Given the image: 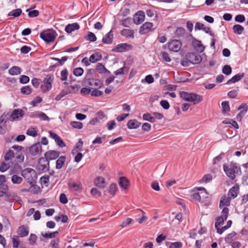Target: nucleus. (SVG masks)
<instances>
[{"label": "nucleus", "mask_w": 248, "mask_h": 248, "mask_svg": "<svg viewBox=\"0 0 248 248\" xmlns=\"http://www.w3.org/2000/svg\"><path fill=\"white\" fill-rule=\"evenodd\" d=\"M174 36L177 38H183L186 41L190 40L193 38L190 33H186L185 29L183 27H177L174 32Z\"/></svg>", "instance_id": "8"}, {"label": "nucleus", "mask_w": 248, "mask_h": 248, "mask_svg": "<svg viewBox=\"0 0 248 248\" xmlns=\"http://www.w3.org/2000/svg\"><path fill=\"white\" fill-rule=\"evenodd\" d=\"M14 156V152L13 151L10 150L6 153V154L4 155V159L7 161L11 159L12 158H13Z\"/></svg>", "instance_id": "58"}, {"label": "nucleus", "mask_w": 248, "mask_h": 248, "mask_svg": "<svg viewBox=\"0 0 248 248\" xmlns=\"http://www.w3.org/2000/svg\"><path fill=\"white\" fill-rule=\"evenodd\" d=\"M142 118L144 120L148 121L150 123H153L155 122V118H154V116H152L151 114L149 113L143 114Z\"/></svg>", "instance_id": "42"}, {"label": "nucleus", "mask_w": 248, "mask_h": 248, "mask_svg": "<svg viewBox=\"0 0 248 248\" xmlns=\"http://www.w3.org/2000/svg\"><path fill=\"white\" fill-rule=\"evenodd\" d=\"M133 46L127 43H121L116 45L111 50L114 52H124L132 49Z\"/></svg>", "instance_id": "10"}, {"label": "nucleus", "mask_w": 248, "mask_h": 248, "mask_svg": "<svg viewBox=\"0 0 248 248\" xmlns=\"http://www.w3.org/2000/svg\"><path fill=\"white\" fill-rule=\"evenodd\" d=\"M26 12L28 13V16L30 17H37L39 15V12L37 10L30 11L29 9H27Z\"/></svg>", "instance_id": "53"}, {"label": "nucleus", "mask_w": 248, "mask_h": 248, "mask_svg": "<svg viewBox=\"0 0 248 248\" xmlns=\"http://www.w3.org/2000/svg\"><path fill=\"white\" fill-rule=\"evenodd\" d=\"M50 245L52 247V248H59V238H57L54 240H52L50 244Z\"/></svg>", "instance_id": "63"}, {"label": "nucleus", "mask_w": 248, "mask_h": 248, "mask_svg": "<svg viewBox=\"0 0 248 248\" xmlns=\"http://www.w3.org/2000/svg\"><path fill=\"white\" fill-rule=\"evenodd\" d=\"M49 137L52 139L54 140L56 144L60 147L62 148L66 146L65 143L61 139V138L57 134L52 132H49Z\"/></svg>", "instance_id": "15"}, {"label": "nucleus", "mask_w": 248, "mask_h": 248, "mask_svg": "<svg viewBox=\"0 0 248 248\" xmlns=\"http://www.w3.org/2000/svg\"><path fill=\"white\" fill-rule=\"evenodd\" d=\"M212 180V176L210 174L204 175L203 177L200 180V183H207Z\"/></svg>", "instance_id": "47"}, {"label": "nucleus", "mask_w": 248, "mask_h": 248, "mask_svg": "<svg viewBox=\"0 0 248 248\" xmlns=\"http://www.w3.org/2000/svg\"><path fill=\"white\" fill-rule=\"evenodd\" d=\"M26 134L30 136H32L33 137H35L37 136V132L35 130L34 128H32L28 129L27 131Z\"/></svg>", "instance_id": "62"}, {"label": "nucleus", "mask_w": 248, "mask_h": 248, "mask_svg": "<svg viewBox=\"0 0 248 248\" xmlns=\"http://www.w3.org/2000/svg\"><path fill=\"white\" fill-rule=\"evenodd\" d=\"M231 202H219V208H222V212H221V217L224 218L225 219H227L228 216H229V208L227 207L229 206L230 205Z\"/></svg>", "instance_id": "20"}, {"label": "nucleus", "mask_w": 248, "mask_h": 248, "mask_svg": "<svg viewBox=\"0 0 248 248\" xmlns=\"http://www.w3.org/2000/svg\"><path fill=\"white\" fill-rule=\"evenodd\" d=\"M182 42L179 40L173 39L168 43L169 49L173 52H178L182 47Z\"/></svg>", "instance_id": "12"}, {"label": "nucleus", "mask_w": 248, "mask_h": 248, "mask_svg": "<svg viewBox=\"0 0 248 248\" xmlns=\"http://www.w3.org/2000/svg\"><path fill=\"white\" fill-rule=\"evenodd\" d=\"M118 183L120 186L124 189H127L129 185L128 180L125 177H121L118 180Z\"/></svg>", "instance_id": "25"}, {"label": "nucleus", "mask_w": 248, "mask_h": 248, "mask_svg": "<svg viewBox=\"0 0 248 248\" xmlns=\"http://www.w3.org/2000/svg\"><path fill=\"white\" fill-rule=\"evenodd\" d=\"M56 31L52 30H46L40 33V37L47 43L52 42L56 36Z\"/></svg>", "instance_id": "4"}, {"label": "nucleus", "mask_w": 248, "mask_h": 248, "mask_svg": "<svg viewBox=\"0 0 248 248\" xmlns=\"http://www.w3.org/2000/svg\"><path fill=\"white\" fill-rule=\"evenodd\" d=\"M231 166H232V168L234 169V170H235V173L239 175H241L242 171L241 168L236 163L231 162Z\"/></svg>", "instance_id": "49"}, {"label": "nucleus", "mask_w": 248, "mask_h": 248, "mask_svg": "<svg viewBox=\"0 0 248 248\" xmlns=\"http://www.w3.org/2000/svg\"><path fill=\"white\" fill-rule=\"evenodd\" d=\"M70 125L74 128L80 129L83 127V124L81 122L77 121H72L70 123Z\"/></svg>", "instance_id": "52"}, {"label": "nucleus", "mask_w": 248, "mask_h": 248, "mask_svg": "<svg viewBox=\"0 0 248 248\" xmlns=\"http://www.w3.org/2000/svg\"><path fill=\"white\" fill-rule=\"evenodd\" d=\"M141 123L136 119H131L128 121L127 124V127L130 129H136L140 127Z\"/></svg>", "instance_id": "26"}, {"label": "nucleus", "mask_w": 248, "mask_h": 248, "mask_svg": "<svg viewBox=\"0 0 248 248\" xmlns=\"http://www.w3.org/2000/svg\"><path fill=\"white\" fill-rule=\"evenodd\" d=\"M207 193L205 192H195L191 195V197L195 201H200L201 198H206L205 197Z\"/></svg>", "instance_id": "34"}, {"label": "nucleus", "mask_w": 248, "mask_h": 248, "mask_svg": "<svg viewBox=\"0 0 248 248\" xmlns=\"http://www.w3.org/2000/svg\"><path fill=\"white\" fill-rule=\"evenodd\" d=\"M71 93V90H70L69 87H67L65 89H63L61 91V92L56 96L55 100L57 101H59L61 100L63 97H64L65 95H67Z\"/></svg>", "instance_id": "30"}, {"label": "nucleus", "mask_w": 248, "mask_h": 248, "mask_svg": "<svg viewBox=\"0 0 248 248\" xmlns=\"http://www.w3.org/2000/svg\"><path fill=\"white\" fill-rule=\"evenodd\" d=\"M29 152L32 156H36L41 153L42 151V146L40 142L33 144L29 148Z\"/></svg>", "instance_id": "13"}, {"label": "nucleus", "mask_w": 248, "mask_h": 248, "mask_svg": "<svg viewBox=\"0 0 248 248\" xmlns=\"http://www.w3.org/2000/svg\"><path fill=\"white\" fill-rule=\"evenodd\" d=\"M54 76L52 75H47L43 79V84L41 85V89L43 92L46 93L50 90L54 81Z\"/></svg>", "instance_id": "5"}, {"label": "nucleus", "mask_w": 248, "mask_h": 248, "mask_svg": "<svg viewBox=\"0 0 248 248\" xmlns=\"http://www.w3.org/2000/svg\"><path fill=\"white\" fill-rule=\"evenodd\" d=\"M17 233L20 237L27 236L29 233V227L26 225H22L19 226L17 229Z\"/></svg>", "instance_id": "21"}, {"label": "nucleus", "mask_w": 248, "mask_h": 248, "mask_svg": "<svg viewBox=\"0 0 248 248\" xmlns=\"http://www.w3.org/2000/svg\"><path fill=\"white\" fill-rule=\"evenodd\" d=\"M223 170L226 174L231 180H233L235 178V173L234 169L232 166H231V163L229 166H227L225 164L223 165Z\"/></svg>", "instance_id": "17"}, {"label": "nucleus", "mask_w": 248, "mask_h": 248, "mask_svg": "<svg viewBox=\"0 0 248 248\" xmlns=\"http://www.w3.org/2000/svg\"><path fill=\"white\" fill-rule=\"evenodd\" d=\"M8 186L6 184H2L0 186V197H6L9 201L13 202H22L21 198L17 194L14 192H9Z\"/></svg>", "instance_id": "1"}, {"label": "nucleus", "mask_w": 248, "mask_h": 248, "mask_svg": "<svg viewBox=\"0 0 248 248\" xmlns=\"http://www.w3.org/2000/svg\"><path fill=\"white\" fill-rule=\"evenodd\" d=\"M95 185L99 188H104L106 186V182L104 177H97L94 181Z\"/></svg>", "instance_id": "24"}, {"label": "nucleus", "mask_w": 248, "mask_h": 248, "mask_svg": "<svg viewBox=\"0 0 248 248\" xmlns=\"http://www.w3.org/2000/svg\"><path fill=\"white\" fill-rule=\"evenodd\" d=\"M227 219H225L224 218L222 217L221 216H219L216 217V222L215 224V228H217V227H220L221 225H223L224 223V221Z\"/></svg>", "instance_id": "41"}, {"label": "nucleus", "mask_w": 248, "mask_h": 248, "mask_svg": "<svg viewBox=\"0 0 248 248\" xmlns=\"http://www.w3.org/2000/svg\"><path fill=\"white\" fill-rule=\"evenodd\" d=\"M22 10L20 8L12 10L8 14V16H13L17 17L20 16L22 14Z\"/></svg>", "instance_id": "38"}, {"label": "nucleus", "mask_w": 248, "mask_h": 248, "mask_svg": "<svg viewBox=\"0 0 248 248\" xmlns=\"http://www.w3.org/2000/svg\"><path fill=\"white\" fill-rule=\"evenodd\" d=\"M37 236L34 233H31L29 238V244L31 245H34L36 244Z\"/></svg>", "instance_id": "51"}, {"label": "nucleus", "mask_w": 248, "mask_h": 248, "mask_svg": "<svg viewBox=\"0 0 248 248\" xmlns=\"http://www.w3.org/2000/svg\"><path fill=\"white\" fill-rule=\"evenodd\" d=\"M24 111L21 109L17 108L13 110L12 113L10 115V121L14 122L19 118L23 117L24 115Z\"/></svg>", "instance_id": "14"}, {"label": "nucleus", "mask_w": 248, "mask_h": 248, "mask_svg": "<svg viewBox=\"0 0 248 248\" xmlns=\"http://www.w3.org/2000/svg\"><path fill=\"white\" fill-rule=\"evenodd\" d=\"M13 247L18 248L19 247L20 241L18 236L15 235L12 238Z\"/></svg>", "instance_id": "54"}, {"label": "nucleus", "mask_w": 248, "mask_h": 248, "mask_svg": "<svg viewBox=\"0 0 248 248\" xmlns=\"http://www.w3.org/2000/svg\"><path fill=\"white\" fill-rule=\"evenodd\" d=\"M193 46L194 48L200 53L202 52L204 50V47L202 45L201 41L195 39H194V41L193 42Z\"/></svg>", "instance_id": "28"}, {"label": "nucleus", "mask_w": 248, "mask_h": 248, "mask_svg": "<svg viewBox=\"0 0 248 248\" xmlns=\"http://www.w3.org/2000/svg\"><path fill=\"white\" fill-rule=\"evenodd\" d=\"M245 76V74L243 73H238L233 77H232L230 79L228 80L227 82V84H230L231 83H233L236 82L240 81L242 78H243Z\"/></svg>", "instance_id": "27"}, {"label": "nucleus", "mask_w": 248, "mask_h": 248, "mask_svg": "<svg viewBox=\"0 0 248 248\" xmlns=\"http://www.w3.org/2000/svg\"><path fill=\"white\" fill-rule=\"evenodd\" d=\"M83 145V142L81 140H79V141L76 144L75 147L74 149L72 150V153H74V151L75 150H77V152L81 151L82 150V148Z\"/></svg>", "instance_id": "50"}, {"label": "nucleus", "mask_w": 248, "mask_h": 248, "mask_svg": "<svg viewBox=\"0 0 248 248\" xmlns=\"http://www.w3.org/2000/svg\"><path fill=\"white\" fill-rule=\"evenodd\" d=\"M133 221H134L132 218L127 217L123 221L122 223L120 225V226L122 228L126 227Z\"/></svg>", "instance_id": "56"}, {"label": "nucleus", "mask_w": 248, "mask_h": 248, "mask_svg": "<svg viewBox=\"0 0 248 248\" xmlns=\"http://www.w3.org/2000/svg\"><path fill=\"white\" fill-rule=\"evenodd\" d=\"M10 168V165L8 163H6L5 162H2L0 166V171L4 172L8 170Z\"/></svg>", "instance_id": "59"}, {"label": "nucleus", "mask_w": 248, "mask_h": 248, "mask_svg": "<svg viewBox=\"0 0 248 248\" xmlns=\"http://www.w3.org/2000/svg\"><path fill=\"white\" fill-rule=\"evenodd\" d=\"M232 30L234 33L240 35L244 31V28L239 24H235L233 25Z\"/></svg>", "instance_id": "36"}, {"label": "nucleus", "mask_w": 248, "mask_h": 248, "mask_svg": "<svg viewBox=\"0 0 248 248\" xmlns=\"http://www.w3.org/2000/svg\"><path fill=\"white\" fill-rule=\"evenodd\" d=\"M85 86L90 87L91 89H100L103 86L102 82L97 78H86L84 80Z\"/></svg>", "instance_id": "6"}, {"label": "nucleus", "mask_w": 248, "mask_h": 248, "mask_svg": "<svg viewBox=\"0 0 248 248\" xmlns=\"http://www.w3.org/2000/svg\"><path fill=\"white\" fill-rule=\"evenodd\" d=\"M20 92L23 94L29 95L32 93V89L30 86H25L21 88Z\"/></svg>", "instance_id": "44"}, {"label": "nucleus", "mask_w": 248, "mask_h": 248, "mask_svg": "<svg viewBox=\"0 0 248 248\" xmlns=\"http://www.w3.org/2000/svg\"><path fill=\"white\" fill-rule=\"evenodd\" d=\"M102 56L99 52L94 53L90 57V61L92 63H95L102 59Z\"/></svg>", "instance_id": "32"}, {"label": "nucleus", "mask_w": 248, "mask_h": 248, "mask_svg": "<svg viewBox=\"0 0 248 248\" xmlns=\"http://www.w3.org/2000/svg\"><path fill=\"white\" fill-rule=\"evenodd\" d=\"M22 176L27 181L31 186H35L37 174L36 171L31 168H26L21 171Z\"/></svg>", "instance_id": "3"}, {"label": "nucleus", "mask_w": 248, "mask_h": 248, "mask_svg": "<svg viewBox=\"0 0 248 248\" xmlns=\"http://www.w3.org/2000/svg\"><path fill=\"white\" fill-rule=\"evenodd\" d=\"M238 110H241L240 111V113H243V115H244L245 113L247 112L248 108L247 104H242L238 108Z\"/></svg>", "instance_id": "57"}, {"label": "nucleus", "mask_w": 248, "mask_h": 248, "mask_svg": "<svg viewBox=\"0 0 248 248\" xmlns=\"http://www.w3.org/2000/svg\"><path fill=\"white\" fill-rule=\"evenodd\" d=\"M59 232L58 231L52 232H46L45 233L41 232V236L46 239H51L55 238Z\"/></svg>", "instance_id": "29"}, {"label": "nucleus", "mask_w": 248, "mask_h": 248, "mask_svg": "<svg viewBox=\"0 0 248 248\" xmlns=\"http://www.w3.org/2000/svg\"><path fill=\"white\" fill-rule=\"evenodd\" d=\"M113 40V34L112 31H110L103 36L102 42L106 44H111Z\"/></svg>", "instance_id": "22"}, {"label": "nucleus", "mask_w": 248, "mask_h": 248, "mask_svg": "<svg viewBox=\"0 0 248 248\" xmlns=\"http://www.w3.org/2000/svg\"><path fill=\"white\" fill-rule=\"evenodd\" d=\"M8 72L12 76L19 75L21 72V69L20 67L14 66L9 69Z\"/></svg>", "instance_id": "35"}, {"label": "nucleus", "mask_w": 248, "mask_h": 248, "mask_svg": "<svg viewBox=\"0 0 248 248\" xmlns=\"http://www.w3.org/2000/svg\"><path fill=\"white\" fill-rule=\"evenodd\" d=\"M238 187L233 186L229 190L228 195L223 196L220 202H230L231 200L237 197L238 194Z\"/></svg>", "instance_id": "9"}, {"label": "nucleus", "mask_w": 248, "mask_h": 248, "mask_svg": "<svg viewBox=\"0 0 248 248\" xmlns=\"http://www.w3.org/2000/svg\"><path fill=\"white\" fill-rule=\"evenodd\" d=\"M182 243L181 242H175L170 243V248H181Z\"/></svg>", "instance_id": "64"}, {"label": "nucleus", "mask_w": 248, "mask_h": 248, "mask_svg": "<svg viewBox=\"0 0 248 248\" xmlns=\"http://www.w3.org/2000/svg\"><path fill=\"white\" fill-rule=\"evenodd\" d=\"M186 59L188 60L190 62L193 64H197L200 63L202 61V57L197 53H188L186 54Z\"/></svg>", "instance_id": "11"}, {"label": "nucleus", "mask_w": 248, "mask_h": 248, "mask_svg": "<svg viewBox=\"0 0 248 248\" xmlns=\"http://www.w3.org/2000/svg\"><path fill=\"white\" fill-rule=\"evenodd\" d=\"M96 70L100 74L103 73H106L108 74L110 73V72L108 69H106V68L105 67L104 65H103L101 63H98L97 64Z\"/></svg>", "instance_id": "37"}, {"label": "nucleus", "mask_w": 248, "mask_h": 248, "mask_svg": "<svg viewBox=\"0 0 248 248\" xmlns=\"http://www.w3.org/2000/svg\"><path fill=\"white\" fill-rule=\"evenodd\" d=\"M162 59L166 62H170L171 59L169 56V54L166 52H161V53Z\"/></svg>", "instance_id": "61"}, {"label": "nucleus", "mask_w": 248, "mask_h": 248, "mask_svg": "<svg viewBox=\"0 0 248 248\" xmlns=\"http://www.w3.org/2000/svg\"><path fill=\"white\" fill-rule=\"evenodd\" d=\"M145 13L143 11H139L133 17L134 23L137 25L141 24L144 20Z\"/></svg>", "instance_id": "16"}, {"label": "nucleus", "mask_w": 248, "mask_h": 248, "mask_svg": "<svg viewBox=\"0 0 248 248\" xmlns=\"http://www.w3.org/2000/svg\"><path fill=\"white\" fill-rule=\"evenodd\" d=\"M85 39L86 40L90 42H95L97 39L94 33L91 31H88V35L85 37Z\"/></svg>", "instance_id": "48"}, {"label": "nucleus", "mask_w": 248, "mask_h": 248, "mask_svg": "<svg viewBox=\"0 0 248 248\" xmlns=\"http://www.w3.org/2000/svg\"><path fill=\"white\" fill-rule=\"evenodd\" d=\"M49 169V161L45 157L39 158L37 169L43 172H46L48 171Z\"/></svg>", "instance_id": "7"}, {"label": "nucleus", "mask_w": 248, "mask_h": 248, "mask_svg": "<svg viewBox=\"0 0 248 248\" xmlns=\"http://www.w3.org/2000/svg\"><path fill=\"white\" fill-rule=\"evenodd\" d=\"M153 26L152 23L150 22H146L142 24L139 30V33L140 34H144L148 33L151 31V29Z\"/></svg>", "instance_id": "18"}, {"label": "nucleus", "mask_w": 248, "mask_h": 248, "mask_svg": "<svg viewBox=\"0 0 248 248\" xmlns=\"http://www.w3.org/2000/svg\"><path fill=\"white\" fill-rule=\"evenodd\" d=\"M83 69L81 67H77L73 70V74L76 77L81 76L83 74Z\"/></svg>", "instance_id": "55"}, {"label": "nucleus", "mask_w": 248, "mask_h": 248, "mask_svg": "<svg viewBox=\"0 0 248 248\" xmlns=\"http://www.w3.org/2000/svg\"><path fill=\"white\" fill-rule=\"evenodd\" d=\"M80 27L78 23H74L68 24L65 28V31L68 33H71L72 31L78 30Z\"/></svg>", "instance_id": "23"}, {"label": "nucleus", "mask_w": 248, "mask_h": 248, "mask_svg": "<svg viewBox=\"0 0 248 248\" xmlns=\"http://www.w3.org/2000/svg\"><path fill=\"white\" fill-rule=\"evenodd\" d=\"M221 106L222 108V112L224 114L230 111V107L228 101H223L221 103Z\"/></svg>", "instance_id": "40"}, {"label": "nucleus", "mask_w": 248, "mask_h": 248, "mask_svg": "<svg viewBox=\"0 0 248 248\" xmlns=\"http://www.w3.org/2000/svg\"><path fill=\"white\" fill-rule=\"evenodd\" d=\"M222 73L227 75H230L232 72V68L229 65H224L222 69Z\"/></svg>", "instance_id": "46"}, {"label": "nucleus", "mask_w": 248, "mask_h": 248, "mask_svg": "<svg viewBox=\"0 0 248 248\" xmlns=\"http://www.w3.org/2000/svg\"><path fill=\"white\" fill-rule=\"evenodd\" d=\"M118 190V187L115 183H112L110 185L108 190V193L110 194V197H113Z\"/></svg>", "instance_id": "33"}, {"label": "nucleus", "mask_w": 248, "mask_h": 248, "mask_svg": "<svg viewBox=\"0 0 248 248\" xmlns=\"http://www.w3.org/2000/svg\"><path fill=\"white\" fill-rule=\"evenodd\" d=\"M129 69V68L126 66H123L114 72V74L116 75H124L125 72H127Z\"/></svg>", "instance_id": "43"}, {"label": "nucleus", "mask_w": 248, "mask_h": 248, "mask_svg": "<svg viewBox=\"0 0 248 248\" xmlns=\"http://www.w3.org/2000/svg\"><path fill=\"white\" fill-rule=\"evenodd\" d=\"M66 160L65 156H61L58 158L56 162V169L60 170L62 168Z\"/></svg>", "instance_id": "31"}, {"label": "nucleus", "mask_w": 248, "mask_h": 248, "mask_svg": "<svg viewBox=\"0 0 248 248\" xmlns=\"http://www.w3.org/2000/svg\"><path fill=\"white\" fill-rule=\"evenodd\" d=\"M30 81V78L26 75H22L20 77L19 82L21 84H26Z\"/></svg>", "instance_id": "60"}, {"label": "nucleus", "mask_w": 248, "mask_h": 248, "mask_svg": "<svg viewBox=\"0 0 248 248\" xmlns=\"http://www.w3.org/2000/svg\"><path fill=\"white\" fill-rule=\"evenodd\" d=\"M122 35L126 37H134V31L132 30L123 29L121 32Z\"/></svg>", "instance_id": "39"}, {"label": "nucleus", "mask_w": 248, "mask_h": 248, "mask_svg": "<svg viewBox=\"0 0 248 248\" xmlns=\"http://www.w3.org/2000/svg\"><path fill=\"white\" fill-rule=\"evenodd\" d=\"M180 96L184 100L193 102L194 105L199 104L203 100L202 96L193 93L182 91L180 92Z\"/></svg>", "instance_id": "2"}, {"label": "nucleus", "mask_w": 248, "mask_h": 248, "mask_svg": "<svg viewBox=\"0 0 248 248\" xmlns=\"http://www.w3.org/2000/svg\"><path fill=\"white\" fill-rule=\"evenodd\" d=\"M60 155V152L55 150H49L45 154V157L49 161L57 158Z\"/></svg>", "instance_id": "19"}, {"label": "nucleus", "mask_w": 248, "mask_h": 248, "mask_svg": "<svg viewBox=\"0 0 248 248\" xmlns=\"http://www.w3.org/2000/svg\"><path fill=\"white\" fill-rule=\"evenodd\" d=\"M23 180L21 177L14 174L11 177V181L13 184H19Z\"/></svg>", "instance_id": "45"}]
</instances>
